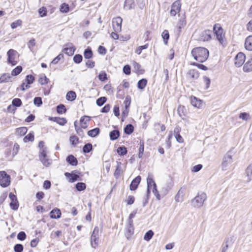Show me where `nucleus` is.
<instances>
[{
	"mask_svg": "<svg viewBox=\"0 0 252 252\" xmlns=\"http://www.w3.org/2000/svg\"><path fill=\"white\" fill-rule=\"evenodd\" d=\"M191 54L196 61L203 63L207 60L209 52L206 48L198 47L194 48L192 50Z\"/></svg>",
	"mask_w": 252,
	"mask_h": 252,
	"instance_id": "1",
	"label": "nucleus"
},
{
	"mask_svg": "<svg viewBox=\"0 0 252 252\" xmlns=\"http://www.w3.org/2000/svg\"><path fill=\"white\" fill-rule=\"evenodd\" d=\"M233 156L230 152L227 153L224 156L221 163V168L223 171L231 170L233 167L232 163L233 160Z\"/></svg>",
	"mask_w": 252,
	"mask_h": 252,
	"instance_id": "2",
	"label": "nucleus"
},
{
	"mask_svg": "<svg viewBox=\"0 0 252 252\" xmlns=\"http://www.w3.org/2000/svg\"><path fill=\"white\" fill-rule=\"evenodd\" d=\"M207 199V195L205 193L200 192L191 200L192 205L195 208H200L203 205L204 202Z\"/></svg>",
	"mask_w": 252,
	"mask_h": 252,
	"instance_id": "3",
	"label": "nucleus"
},
{
	"mask_svg": "<svg viewBox=\"0 0 252 252\" xmlns=\"http://www.w3.org/2000/svg\"><path fill=\"white\" fill-rule=\"evenodd\" d=\"M213 31L218 40L221 44L224 46L225 44V40L222 27L219 24H216L214 26Z\"/></svg>",
	"mask_w": 252,
	"mask_h": 252,
	"instance_id": "4",
	"label": "nucleus"
},
{
	"mask_svg": "<svg viewBox=\"0 0 252 252\" xmlns=\"http://www.w3.org/2000/svg\"><path fill=\"white\" fill-rule=\"evenodd\" d=\"M10 176L4 171H0V186L6 188L10 184Z\"/></svg>",
	"mask_w": 252,
	"mask_h": 252,
	"instance_id": "5",
	"label": "nucleus"
},
{
	"mask_svg": "<svg viewBox=\"0 0 252 252\" xmlns=\"http://www.w3.org/2000/svg\"><path fill=\"white\" fill-rule=\"evenodd\" d=\"M39 158L40 161L42 163L44 166L48 167L51 165L52 163V160L49 158L47 155V152L45 150H42L39 151Z\"/></svg>",
	"mask_w": 252,
	"mask_h": 252,
	"instance_id": "6",
	"label": "nucleus"
},
{
	"mask_svg": "<svg viewBox=\"0 0 252 252\" xmlns=\"http://www.w3.org/2000/svg\"><path fill=\"white\" fill-rule=\"evenodd\" d=\"M99 228L95 226L94 229L91 237V244L93 248H95L97 247L99 241Z\"/></svg>",
	"mask_w": 252,
	"mask_h": 252,
	"instance_id": "7",
	"label": "nucleus"
},
{
	"mask_svg": "<svg viewBox=\"0 0 252 252\" xmlns=\"http://www.w3.org/2000/svg\"><path fill=\"white\" fill-rule=\"evenodd\" d=\"M8 56L7 62L12 65H15L17 63V62L15 61V57L18 55L17 51L13 49H10L7 53Z\"/></svg>",
	"mask_w": 252,
	"mask_h": 252,
	"instance_id": "8",
	"label": "nucleus"
},
{
	"mask_svg": "<svg viewBox=\"0 0 252 252\" xmlns=\"http://www.w3.org/2000/svg\"><path fill=\"white\" fill-rule=\"evenodd\" d=\"M122 21L123 19L120 17H117L113 19L112 21V26L113 30L115 32H120L121 31Z\"/></svg>",
	"mask_w": 252,
	"mask_h": 252,
	"instance_id": "9",
	"label": "nucleus"
},
{
	"mask_svg": "<svg viewBox=\"0 0 252 252\" xmlns=\"http://www.w3.org/2000/svg\"><path fill=\"white\" fill-rule=\"evenodd\" d=\"M246 59L245 54L242 52H239L235 57V64L237 67L241 66L244 63Z\"/></svg>",
	"mask_w": 252,
	"mask_h": 252,
	"instance_id": "10",
	"label": "nucleus"
},
{
	"mask_svg": "<svg viewBox=\"0 0 252 252\" xmlns=\"http://www.w3.org/2000/svg\"><path fill=\"white\" fill-rule=\"evenodd\" d=\"M9 197L11 200L10 203L11 208L13 210H17L19 207V204L16 196L12 192H10L9 194Z\"/></svg>",
	"mask_w": 252,
	"mask_h": 252,
	"instance_id": "11",
	"label": "nucleus"
},
{
	"mask_svg": "<svg viewBox=\"0 0 252 252\" xmlns=\"http://www.w3.org/2000/svg\"><path fill=\"white\" fill-rule=\"evenodd\" d=\"M64 175L67 179H68V181L70 183H73L76 181L80 180L79 175L76 174H74L73 172H65L64 173Z\"/></svg>",
	"mask_w": 252,
	"mask_h": 252,
	"instance_id": "12",
	"label": "nucleus"
},
{
	"mask_svg": "<svg viewBox=\"0 0 252 252\" xmlns=\"http://www.w3.org/2000/svg\"><path fill=\"white\" fill-rule=\"evenodd\" d=\"M141 179V177L138 176L132 181L129 186V189L131 190H135L137 188L138 185L140 183Z\"/></svg>",
	"mask_w": 252,
	"mask_h": 252,
	"instance_id": "13",
	"label": "nucleus"
},
{
	"mask_svg": "<svg viewBox=\"0 0 252 252\" xmlns=\"http://www.w3.org/2000/svg\"><path fill=\"white\" fill-rule=\"evenodd\" d=\"M186 25V18L183 17L181 18L177 23V28L178 29L177 32L178 34L179 35L182 31V29L184 28Z\"/></svg>",
	"mask_w": 252,
	"mask_h": 252,
	"instance_id": "14",
	"label": "nucleus"
},
{
	"mask_svg": "<svg viewBox=\"0 0 252 252\" xmlns=\"http://www.w3.org/2000/svg\"><path fill=\"white\" fill-rule=\"evenodd\" d=\"M187 76L190 79H196L199 77L198 71L196 69H190L188 71Z\"/></svg>",
	"mask_w": 252,
	"mask_h": 252,
	"instance_id": "15",
	"label": "nucleus"
},
{
	"mask_svg": "<svg viewBox=\"0 0 252 252\" xmlns=\"http://www.w3.org/2000/svg\"><path fill=\"white\" fill-rule=\"evenodd\" d=\"M50 214L51 218L57 219L61 218L62 213L59 209L55 208L50 212Z\"/></svg>",
	"mask_w": 252,
	"mask_h": 252,
	"instance_id": "16",
	"label": "nucleus"
},
{
	"mask_svg": "<svg viewBox=\"0 0 252 252\" xmlns=\"http://www.w3.org/2000/svg\"><path fill=\"white\" fill-rule=\"evenodd\" d=\"M49 119L51 121L56 122L61 126H63L67 122L66 120L64 118L49 117Z\"/></svg>",
	"mask_w": 252,
	"mask_h": 252,
	"instance_id": "17",
	"label": "nucleus"
},
{
	"mask_svg": "<svg viewBox=\"0 0 252 252\" xmlns=\"http://www.w3.org/2000/svg\"><path fill=\"white\" fill-rule=\"evenodd\" d=\"M181 131V127H176L174 130V135L176 139V140L179 143H182L183 142L184 140L182 138V137L180 134V132Z\"/></svg>",
	"mask_w": 252,
	"mask_h": 252,
	"instance_id": "18",
	"label": "nucleus"
},
{
	"mask_svg": "<svg viewBox=\"0 0 252 252\" xmlns=\"http://www.w3.org/2000/svg\"><path fill=\"white\" fill-rule=\"evenodd\" d=\"M147 187H148V188H152V187H153V188L157 187L156 184L153 179V175L151 173L148 174V176L147 178Z\"/></svg>",
	"mask_w": 252,
	"mask_h": 252,
	"instance_id": "19",
	"label": "nucleus"
},
{
	"mask_svg": "<svg viewBox=\"0 0 252 252\" xmlns=\"http://www.w3.org/2000/svg\"><path fill=\"white\" fill-rule=\"evenodd\" d=\"M243 70L244 72H250L252 71V57L249 59L244 64Z\"/></svg>",
	"mask_w": 252,
	"mask_h": 252,
	"instance_id": "20",
	"label": "nucleus"
},
{
	"mask_svg": "<svg viewBox=\"0 0 252 252\" xmlns=\"http://www.w3.org/2000/svg\"><path fill=\"white\" fill-rule=\"evenodd\" d=\"M135 3L134 0H126L124 3V8L126 10H129L134 8Z\"/></svg>",
	"mask_w": 252,
	"mask_h": 252,
	"instance_id": "21",
	"label": "nucleus"
},
{
	"mask_svg": "<svg viewBox=\"0 0 252 252\" xmlns=\"http://www.w3.org/2000/svg\"><path fill=\"white\" fill-rule=\"evenodd\" d=\"M66 161L72 166H76L78 164L77 158L72 155L68 156L66 158Z\"/></svg>",
	"mask_w": 252,
	"mask_h": 252,
	"instance_id": "22",
	"label": "nucleus"
},
{
	"mask_svg": "<svg viewBox=\"0 0 252 252\" xmlns=\"http://www.w3.org/2000/svg\"><path fill=\"white\" fill-rule=\"evenodd\" d=\"M172 187V184L171 183H167L163 186L161 190V195L163 196L166 195Z\"/></svg>",
	"mask_w": 252,
	"mask_h": 252,
	"instance_id": "23",
	"label": "nucleus"
},
{
	"mask_svg": "<svg viewBox=\"0 0 252 252\" xmlns=\"http://www.w3.org/2000/svg\"><path fill=\"white\" fill-rule=\"evenodd\" d=\"M245 48L249 51H252V35L246 38L245 42Z\"/></svg>",
	"mask_w": 252,
	"mask_h": 252,
	"instance_id": "24",
	"label": "nucleus"
},
{
	"mask_svg": "<svg viewBox=\"0 0 252 252\" xmlns=\"http://www.w3.org/2000/svg\"><path fill=\"white\" fill-rule=\"evenodd\" d=\"M134 226L133 224L131 223H128V226L126 228V237L128 238L129 237L131 236L132 234H133L134 232Z\"/></svg>",
	"mask_w": 252,
	"mask_h": 252,
	"instance_id": "25",
	"label": "nucleus"
},
{
	"mask_svg": "<svg viewBox=\"0 0 252 252\" xmlns=\"http://www.w3.org/2000/svg\"><path fill=\"white\" fill-rule=\"evenodd\" d=\"M120 132L117 129L111 131L109 133L110 139L112 141L117 139L120 137Z\"/></svg>",
	"mask_w": 252,
	"mask_h": 252,
	"instance_id": "26",
	"label": "nucleus"
},
{
	"mask_svg": "<svg viewBox=\"0 0 252 252\" xmlns=\"http://www.w3.org/2000/svg\"><path fill=\"white\" fill-rule=\"evenodd\" d=\"M11 77L9 73H4L0 77V83L11 82Z\"/></svg>",
	"mask_w": 252,
	"mask_h": 252,
	"instance_id": "27",
	"label": "nucleus"
},
{
	"mask_svg": "<svg viewBox=\"0 0 252 252\" xmlns=\"http://www.w3.org/2000/svg\"><path fill=\"white\" fill-rule=\"evenodd\" d=\"M246 174L247 178V182H250L252 180V163L247 168L246 170Z\"/></svg>",
	"mask_w": 252,
	"mask_h": 252,
	"instance_id": "28",
	"label": "nucleus"
},
{
	"mask_svg": "<svg viewBox=\"0 0 252 252\" xmlns=\"http://www.w3.org/2000/svg\"><path fill=\"white\" fill-rule=\"evenodd\" d=\"M75 50L76 48L74 46H69L65 47L63 51L68 56H71L74 54Z\"/></svg>",
	"mask_w": 252,
	"mask_h": 252,
	"instance_id": "29",
	"label": "nucleus"
},
{
	"mask_svg": "<svg viewBox=\"0 0 252 252\" xmlns=\"http://www.w3.org/2000/svg\"><path fill=\"white\" fill-rule=\"evenodd\" d=\"M27 127H19L16 129V133L17 135L22 136L27 133Z\"/></svg>",
	"mask_w": 252,
	"mask_h": 252,
	"instance_id": "30",
	"label": "nucleus"
},
{
	"mask_svg": "<svg viewBox=\"0 0 252 252\" xmlns=\"http://www.w3.org/2000/svg\"><path fill=\"white\" fill-rule=\"evenodd\" d=\"M76 97V93L72 91H69L66 95V98L68 101H73Z\"/></svg>",
	"mask_w": 252,
	"mask_h": 252,
	"instance_id": "31",
	"label": "nucleus"
},
{
	"mask_svg": "<svg viewBox=\"0 0 252 252\" xmlns=\"http://www.w3.org/2000/svg\"><path fill=\"white\" fill-rule=\"evenodd\" d=\"M100 132V129L98 127H96L93 129L88 131V135L92 137H94L97 136Z\"/></svg>",
	"mask_w": 252,
	"mask_h": 252,
	"instance_id": "32",
	"label": "nucleus"
},
{
	"mask_svg": "<svg viewBox=\"0 0 252 252\" xmlns=\"http://www.w3.org/2000/svg\"><path fill=\"white\" fill-rule=\"evenodd\" d=\"M93 55V51L91 48L88 47L84 50V56L85 59H90L92 58Z\"/></svg>",
	"mask_w": 252,
	"mask_h": 252,
	"instance_id": "33",
	"label": "nucleus"
},
{
	"mask_svg": "<svg viewBox=\"0 0 252 252\" xmlns=\"http://www.w3.org/2000/svg\"><path fill=\"white\" fill-rule=\"evenodd\" d=\"M147 81L146 79H140L137 83V87L139 89L143 90L146 87Z\"/></svg>",
	"mask_w": 252,
	"mask_h": 252,
	"instance_id": "34",
	"label": "nucleus"
},
{
	"mask_svg": "<svg viewBox=\"0 0 252 252\" xmlns=\"http://www.w3.org/2000/svg\"><path fill=\"white\" fill-rule=\"evenodd\" d=\"M191 104L197 108H199L201 105V100L198 99L196 97L193 96L191 99Z\"/></svg>",
	"mask_w": 252,
	"mask_h": 252,
	"instance_id": "35",
	"label": "nucleus"
},
{
	"mask_svg": "<svg viewBox=\"0 0 252 252\" xmlns=\"http://www.w3.org/2000/svg\"><path fill=\"white\" fill-rule=\"evenodd\" d=\"M117 152L121 156H124L127 153V149L125 146H120L118 147L117 150Z\"/></svg>",
	"mask_w": 252,
	"mask_h": 252,
	"instance_id": "36",
	"label": "nucleus"
},
{
	"mask_svg": "<svg viewBox=\"0 0 252 252\" xmlns=\"http://www.w3.org/2000/svg\"><path fill=\"white\" fill-rule=\"evenodd\" d=\"M91 118L88 116H84L82 117L80 119V124L81 125H87L88 123L91 121Z\"/></svg>",
	"mask_w": 252,
	"mask_h": 252,
	"instance_id": "37",
	"label": "nucleus"
},
{
	"mask_svg": "<svg viewBox=\"0 0 252 252\" xmlns=\"http://www.w3.org/2000/svg\"><path fill=\"white\" fill-rule=\"evenodd\" d=\"M66 109L64 104H60L57 106V112L59 114L65 113Z\"/></svg>",
	"mask_w": 252,
	"mask_h": 252,
	"instance_id": "38",
	"label": "nucleus"
},
{
	"mask_svg": "<svg viewBox=\"0 0 252 252\" xmlns=\"http://www.w3.org/2000/svg\"><path fill=\"white\" fill-rule=\"evenodd\" d=\"M181 4L178 0L175 1L171 5V8L174 9L178 12L181 10Z\"/></svg>",
	"mask_w": 252,
	"mask_h": 252,
	"instance_id": "39",
	"label": "nucleus"
},
{
	"mask_svg": "<svg viewBox=\"0 0 252 252\" xmlns=\"http://www.w3.org/2000/svg\"><path fill=\"white\" fill-rule=\"evenodd\" d=\"M22 69L21 66H17L12 70L11 75L12 76H17L22 72Z\"/></svg>",
	"mask_w": 252,
	"mask_h": 252,
	"instance_id": "40",
	"label": "nucleus"
},
{
	"mask_svg": "<svg viewBox=\"0 0 252 252\" xmlns=\"http://www.w3.org/2000/svg\"><path fill=\"white\" fill-rule=\"evenodd\" d=\"M154 234V232L152 230H150L145 234L144 239L146 241H149L152 239Z\"/></svg>",
	"mask_w": 252,
	"mask_h": 252,
	"instance_id": "41",
	"label": "nucleus"
},
{
	"mask_svg": "<svg viewBox=\"0 0 252 252\" xmlns=\"http://www.w3.org/2000/svg\"><path fill=\"white\" fill-rule=\"evenodd\" d=\"M75 188L78 191H81L86 189V185L84 183L79 182L76 184Z\"/></svg>",
	"mask_w": 252,
	"mask_h": 252,
	"instance_id": "42",
	"label": "nucleus"
},
{
	"mask_svg": "<svg viewBox=\"0 0 252 252\" xmlns=\"http://www.w3.org/2000/svg\"><path fill=\"white\" fill-rule=\"evenodd\" d=\"M92 149L93 146L91 143H87L83 147V151L84 153H89L92 150Z\"/></svg>",
	"mask_w": 252,
	"mask_h": 252,
	"instance_id": "43",
	"label": "nucleus"
},
{
	"mask_svg": "<svg viewBox=\"0 0 252 252\" xmlns=\"http://www.w3.org/2000/svg\"><path fill=\"white\" fill-rule=\"evenodd\" d=\"M139 153H138V158H141L143 156L144 150V143L143 141H140L139 144Z\"/></svg>",
	"mask_w": 252,
	"mask_h": 252,
	"instance_id": "44",
	"label": "nucleus"
},
{
	"mask_svg": "<svg viewBox=\"0 0 252 252\" xmlns=\"http://www.w3.org/2000/svg\"><path fill=\"white\" fill-rule=\"evenodd\" d=\"M12 104L14 107H19L22 105V102L20 98H16L12 100Z\"/></svg>",
	"mask_w": 252,
	"mask_h": 252,
	"instance_id": "45",
	"label": "nucleus"
},
{
	"mask_svg": "<svg viewBox=\"0 0 252 252\" xmlns=\"http://www.w3.org/2000/svg\"><path fill=\"white\" fill-rule=\"evenodd\" d=\"M239 118L244 121H247L250 119V116L249 113L242 112L239 114Z\"/></svg>",
	"mask_w": 252,
	"mask_h": 252,
	"instance_id": "46",
	"label": "nucleus"
},
{
	"mask_svg": "<svg viewBox=\"0 0 252 252\" xmlns=\"http://www.w3.org/2000/svg\"><path fill=\"white\" fill-rule=\"evenodd\" d=\"M162 37L163 39L164 43L167 44L168 40L169 38V34L167 30H164L162 33Z\"/></svg>",
	"mask_w": 252,
	"mask_h": 252,
	"instance_id": "47",
	"label": "nucleus"
},
{
	"mask_svg": "<svg viewBox=\"0 0 252 252\" xmlns=\"http://www.w3.org/2000/svg\"><path fill=\"white\" fill-rule=\"evenodd\" d=\"M69 141L72 145L75 146L78 143L79 139L76 136L72 135L69 138Z\"/></svg>",
	"mask_w": 252,
	"mask_h": 252,
	"instance_id": "48",
	"label": "nucleus"
},
{
	"mask_svg": "<svg viewBox=\"0 0 252 252\" xmlns=\"http://www.w3.org/2000/svg\"><path fill=\"white\" fill-rule=\"evenodd\" d=\"M83 60V57L80 54H76L75 55L73 58V60L74 62L76 63H80L82 62Z\"/></svg>",
	"mask_w": 252,
	"mask_h": 252,
	"instance_id": "49",
	"label": "nucleus"
},
{
	"mask_svg": "<svg viewBox=\"0 0 252 252\" xmlns=\"http://www.w3.org/2000/svg\"><path fill=\"white\" fill-rule=\"evenodd\" d=\"M122 163L121 162H117V167L114 173V175L119 176L121 173V172L122 171L121 166H122Z\"/></svg>",
	"mask_w": 252,
	"mask_h": 252,
	"instance_id": "50",
	"label": "nucleus"
},
{
	"mask_svg": "<svg viewBox=\"0 0 252 252\" xmlns=\"http://www.w3.org/2000/svg\"><path fill=\"white\" fill-rule=\"evenodd\" d=\"M107 98L106 97H100L96 100V103L98 106H101L104 104Z\"/></svg>",
	"mask_w": 252,
	"mask_h": 252,
	"instance_id": "51",
	"label": "nucleus"
},
{
	"mask_svg": "<svg viewBox=\"0 0 252 252\" xmlns=\"http://www.w3.org/2000/svg\"><path fill=\"white\" fill-rule=\"evenodd\" d=\"M60 10L63 13L68 12L69 10L68 5L65 3H63L61 6Z\"/></svg>",
	"mask_w": 252,
	"mask_h": 252,
	"instance_id": "52",
	"label": "nucleus"
},
{
	"mask_svg": "<svg viewBox=\"0 0 252 252\" xmlns=\"http://www.w3.org/2000/svg\"><path fill=\"white\" fill-rule=\"evenodd\" d=\"M148 46H149V44L148 43L145 44L144 45H142V46H139L135 50V53L138 54V55H140L141 52H142V51L144 49H146L147 48H148Z\"/></svg>",
	"mask_w": 252,
	"mask_h": 252,
	"instance_id": "53",
	"label": "nucleus"
},
{
	"mask_svg": "<svg viewBox=\"0 0 252 252\" xmlns=\"http://www.w3.org/2000/svg\"><path fill=\"white\" fill-rule=\"evenodd\" d=\"M33 103L37 107L40 106L42 104V100L41 97H35L33 99Z\"/></svg>",
	"mask_w": 252,
	"mask_h": 252,
	"instance_id": "54",
	"label": "nucleus"
},
{
	"mask_svg": "<svg viewBox=\"0 0 252 252\" xmlns=\"http://www.w3.org/2000/svg\"><path fill=\"white\" fill-rule=\"evenodd\" d=\"M26 82L29 85L34 81V77L32 75H27L25 79Z\"/></svg>",
	"mask_w": 252,
	"mask_h": 252,
	"instance_id": "55",
	"label": "nucleus"
},
{
	"mask_svg": "<svg viewBox=\"0 0 252 252\" xmlns=\"http://www.w3.org/2000/svg\"><path fill=\"white\" fill-rule=\"evenodd\" d=\"M23 249V246L20 244H16L14 247V251L15 252H22Z\"/></svg>",
	"mask_w": 252,
	"mask_h": 252,
	"instance_id": "56",
	"label": "nucleus"
},
{
	"mask_svg": "<svg viewBox=\"0 0 252 252\" xmlns=\"http://www.w3.org/2000/svg\"><path fill=\"white\" fill-rule=\"evenodd\" d=\"M75 130L78 135L82 137L84 136V133L82 128H85L87 127H75Z\"/></svg>",
	"mask_w": 252,
	"mask_h": 252,
	"instance_id": "57",
	"label": "nucleus"
},
{
	"mask_svg": "<svg viewBox=\"0 0 252 252\" xmlns=\"http://www.w3.org/2000/svg\"><path fill=\"white\" fill-rule=\"evenodd\" d=\"M184 110H186V108L184 106H179L178 107L177 109L178 113L181 117H182L185 115L184 114Z\"/></svg>",
	"mask_w": 252,
	"mask_h": 252,
	"instance_id": "58",
	"label": "nucleus"
},
{
	"mask_svg": "<svg viewBox=\"0 0 252 252\" xmlns=\"http://www.w3.org/2000/svg\"><path fill=\"white\" fill-rule=\"evenodd\" d=\"M24 140L25 142L32 141L34 140L33 134L32 133H30L24 137Z\"/></svg>",
	"mask_w": 252,
	"mask_h": 252,
	"instance_id": "59",
	"label": "nucleus"
},
{
	"mask_svg": "<svg viewBox=\"0 0 252 252\" xmlns=\"http://www.w3.org/2000/svg\"><path fill=\"white\" fill-rule=\"evenodd\" d=\"M48 79L45 75L39 78L38 82L41 85H44L48 83Z\"/></svg>",
	"mask_w": 252,
	"mask_h": 252,
	"instance_id": "60",
	"label": "nucleus"
},
{
	"mask_svg": "<svg viewBox=\"0 0 252 252\" xmlns=\"http://www.w3.org/2000/svg\"><path fill=\"white\" fill-rule=\"evenodd\" d=\"M63 58V55L62 53L60 54L57 56L52 61L53 64H57L61 59Z\"/></svg>",
	"mask_w": 252,
	"mask_h": 252,
	"instance_id": "61",
	"label": "nucleus"
},
{
	"mask_svg": "<svg viewBox=\"0 0 252 252\" xmlns=\"http://www.w3.org/2000/svg\"><path fill=\"white\" fill-rule=\"evenodd\" d=\"M98 77L99 80L101 81H104L107 79V74L105 72L100 73Z\"/></svg>",
	"mask_w": 252,
	"mask_h": 252,
	"instance_id": "62",
	"label": "nucleus"
},
{
	"mask_svg": "<svg viewBox=\"0 0 252 252\" xmlns=\"http://www.w3.org/2000/svg\"><path fill=\"white\" fill-rule=\"evenodd\" d=\"M26 238V234L24 231L20 232L17 235V239L20 241H23Z\"/></svg>",
	"mask_w": 252,
	"mask_h": 252,
	"instance_id": "63",
	"label": "nucleus"
},
{
	"mask_svg": "<svg viewBox=\"0 0 252 252\" xmlns=\"http://www.w3.org/2000/svg\"><path fill=\"white\" fill-rule=\"evenodd\" d=\"M123 72L126 75H129L131 72V68L129 65H125L123 67Z\"/></svg>",
	"mask_w": 252,
	"mask_h": 252,
	"instance_id": "64",
	"label": "nucleus"
}]
</instances>
